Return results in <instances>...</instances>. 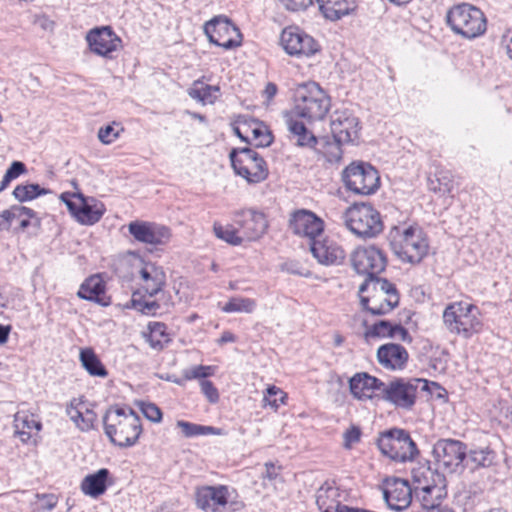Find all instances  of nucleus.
<instances>
[{
    "instance_id": "nucleus-50",
    "label": "nucleus",
    "mask_w": 512,
    "mask_h": 512,
    "mask_svg": "<svg viewBox=\"0 0 512 512\" xmlns=\"http://www.w3.org/2000/svg\"><path fill=\"white\" fill-rule=\"evenodd\" d=\"M141 411L143 415L151 422L158 423L162 419L160 408L154 403H142Z\"/></svg>"
},
{
    "instance_id": "nucleus-47",
    "label": "nucleus",
    "mask_w": 512,
    "mask_h": 512,
    "mask_svg": "<svg viewBox=\"0 0 512 512\" xmlns=\"http://www.w3.org/2000/svg\"><path fill=\"white\" fill-rule=\"evenodd\" d=\"M131 302L132 307L135 310L140 311L141 313L146 315H154L160 309V303L158 301H147L145 299H137L136 293L133 294Z\"/></svg>"
},
{
    "instance_id": "nucleus-52",
    "label": "nucleus",
    "mask_w": 512,
    "mask_h": 512,
    "mask_svg": "<svg viewBox=\"0 0 512 512\" xmlns=\"http://www.w3.org/2000/svg\"><path fill=\"white\" fill-rule=\"evenodd\" d=\"M361 430L357 426H351L348 430L345 431L344 438V447L346 449H350L354 444L360 441Z\"/></svg>"
},
{
    "instance_id": "nucleus-13",
    "label": "nucleus",
    "mask_w": 512,
    "mask_h": 512,
    "mask_svg": "<svg viewBox=\"0 0 512 512\" xmlns=\"http://www.w3.org/2000/svg\"><path fill=\"white\" fill-rule=\"evenodd\" d=\"M428 240L419 227L410 226L404 230L399 243L393 244L395 254L404 262L419 263L428 253Z\"/></svg>"
},
{
    "instance_id": "nucleus-62",
    "label": "nucleus",
    "mask_w": 512,
    "mask_h": 512,
    "mask_svg": "<svg viewBox=\"0 0 512 512\" xmlns=\"http://www.w3.org/2000/svg\"><path fill=\"white\" fill-rule=\"evenodd\" d=\"M234 133L244 142H250V135L244 134V129L241 126L240 122L238 121V125L233 128Z\"/></svg>"
},
{
    "instance_id": "nucleus-42",
    "label": "nucleus",
    "mask_w": 512,
    "mask_h": 512,
    "mask_svg": "<svg viewBox=\"0 0 512 512\" xmlns=\"http://www.w3.org/2000/svg\"><path fill=\"white\" fill-rule=\"evenodd\" d=\"M48 193V190L40 187L38 184H26V185H17L14 188L13 196L19 202H27L33 200L41 195H45Z\"/></svg>"
},
{
    "instance_id": "nucleus-22",
    "label": "nucleus",
    "mask_w": 512,
    "mask_h": 512,
    "mask_svg": "<svg viewBox=\"0 0 512 512\" xmlns=\"http://www.w3.org/2000/svg\"><path fill=\"white\" fill-rule=\"evenodd\" d=\"M290 229L297 235L310 239V243L317 240L324 230L323 221L313 212L305 209L295 211L289 220Z\"/></svg>"
},
{
    "instance_id": "nucleus-60",
    "label": "nucleus",
    "mask_w": 512,
    "mask_h": 512,
    "mask_svg": "<svg viewBox=\"0 0 512 512\" xmlns=\"http://www.w3.org/2000/svg\"><path fill=\"white\" fill-rule=\"evenodd\" d=\"M14 219H15V213H13V206H11L10 209L4 210L0 213L1 224H3V222L10 224L12 222V220H14Z\"/></svg>"
},
{
    "instance_id": "nucleus-8",
    "label": "nucleus",
    "mask_w": 512,
    "mask_h": 512,
    "mask_svg": "<svg viewBox=\"0 0 512 512\" xmlns=\"http://www.w3.org/2000/svg\"><path fill=\"white\" fill-rule=\"evenodd\" d=\"M229 158L235 174L250 184L263 182L268 177L266 161L251 148L232 149Z\"/></svg>"
},
{
    "instance_id": "nucleus-61",
    "label": "nucleus",
    "mask_w": 512,
    "mask_h": 512,
    "mask_svg": "<svg viewBox=\"0 0 512 512\" xmlns=\"http://www.w3.org/2000/svg\"><path fill=\"white\" fill-rule=\"evenodd\" d=\"M239 122L245 131L244 134L251 135V132H252V127H250L251 122H259V121L256 119L243 118V119H240Z\"/></svg>"
},
{
    "instance_id": "nucleus-45",
    "label": "nucleus",
    "mask_w": 512,
    "mask_h": 512,
    "mask_svg": "<svg viewBox=\"0 0 512 512\" xmlns=\"http://www.w3.org/2000/svg\"><path fill=\"white\" fill-rule=\"evenodd\" d=\"M213 230L217 238L229 244L240 245L243 241V237L238 235L237 230L233 226H222L214 223Z\"/></svg>"
},
{
    "instance_id": "nucleus-11",
    "label": "nucleus",
    "mask_w": 512,
    "mask_h": 512,
    "mask_svg": "<svg viewBox=\"0 0 512 512\" xmlns=\"http://www.w3.org/2000/svg\"><path fill=\"white\" fill-rule=\"evenodd\" d=\"M422 383V388L425 389L428 381L423 379L397 378L384 383L381 399L397 408L410 410L416 402L418 387Z\"/></svg>"
},
{
    "instance_id": "nucleus-19",
    "label": "nucleus",
    "mask_w": 512,
    "mask_h": 512,
    "mask_svg": "<svg viewBox=\"0 0 512 512\" xmlns=\"http://www.w3.org/2000/svg\"><path fill=\"white\" fill-rule=\"evenodd\" d=\"M195 502L196 506L205 512H223L229 504V488L226 485L197 488Z\"/></svg>"
},
{
    "instance_id": "nucleus-16",
    "label": "nucleus",
    "mask_w": 512,
    "mask_h": 512,
    "mask_svg": "<svg viewBox=\"0 0 512 512\" xmlns=\"http://www.w3.org/2000/svg\"><path fill=\"white\" fill-rule=\"evenodd\" d=\"M280 43L287 54L295 57H310L320 50L314 38L297 27L285 28Z\"/></svg>"
},
{
    "instance_id": "nucleus-38",
    "label": "nucleus",
    "mask_w": 512,
    "mask_h": 512,
    "mask_svg": "<svg viewBox=\"0 0 512 512\" xmlns=\"http://www.w3.org/2000/svg\"><path fill=\"white\" fill-rule=\"evenodd\" d=\"M439 492H434L433 487L431 492H426V489H418L416 492L417 498L421 502V510H439L443 509L440 501L446 496V488H439Z\"/></svg>"
},
{
    "instance_id": "nucleus-33",
    "label": "nucleus",
    "mask_w": 512,
    "mask_h": 512,
    "mask_svg": "<svg viewBox=\"0 0 512 512\" xmlns=\"http://www.w3.org/2000/svg\"><path fill=\"white\" fill-rule=\"evenodd\" d=\"M110 472L107 468H101L93 474L87 475L81 483V490L85 495L98 497L105 493Z\"/></svg>"
},
{
    "instance_id": "nucleus-28",
    "label": "nucleus",
    "mask_w": 512,
    "mask_h": 512,
    "mask_svg": "<svg viewBox=\"0 0 512 512\" xmlns=\"http://www.w3.org/2000/svg\"><path fill=\"white\" fill-rule=\"evenodd\" d=\"M412 479L415 491L426 489V492H431L433 487L434 492L437 493L440 491L439 488H446L444 474L440 473L437 469H432L428 463L413 468Z\"/></svg>"
},
{
    "instance_id": "nucleus-44",
    "label": "nucleus",
    "mask_w": 512,
    "mask_h": 512,
    "mask_svg": "<svg viewBox=\"0 0 512 512\" xmlns=\"http://www.w3.org/2000/svg\"><path fill=\"white\" fill-rule=\"evenodd\" d=\"M250 127H252L250 140L255 141L257 147H268L272 143L273 136L262 122H251Z\"/></svg>"
},
{
    "instance_id": "nucleus-37",
    "label": "nucleus",
    "mask_w": 512,
    "mask_h": 512,
    "mask_svg": "<svg viewBox=\"0 0 512 512\" xmlns=\"http://www.w3.org/2000/svg\"><path fill=\"white\" fill-rule=\"evenodd\" d=\"M80 361L82 366L91 376L105 377L108 372L98 356L92 349H83L80 352Z\"/></svg>"
},
{
    "instance_id": "nucleus-48",
    "label": "nucleus",
    "mask_w": 512,
    "mask_h": 512,
    "mask_svg": "<svg viewBox=\"0 0 512 512\" xmlns=\"http://www.w3.org/2000/svg\"><path fill=\"white\" fill-rule=\"evenodd\" d=\"M285 397V393L280 388L271 385L267 387L263 401L265 405H269L276 410L279 407V402L284 403Z\"/></svg>"
},
{
    "instance_id": "nucleus-1",
    "label": "nucleus",
    "mask_w": 512,
    "mask_h": 512,
    "mask_svg": "<svg viewBox=\"0 0 512 512\" xmlns=\"http://www.w3.org/2000/svg\"><path fill=\"white\" fill-rule=\"evenodd\" d=\"M106 436L119 447H131L142 433L141 419L130 407H110L103 416Z\"/></svg>"
},
{
    "instance_id": "nucleus-10",
    "label": "nucleus",
    "mask_w": 512,
    "mask_h": 512,
    "mask_svg": "<svg viewBox=\"0 0 512 512\" xmlns=\"http://www.w3.org/2000/svg\"><path fill=\"white\" fill-rule=\"evenodd\" d=\"M60 198L66 204L71 215L83 225L97 223L106 211V207L101 201L93 197H85L81 193L65 192L61 194Z\"/></svg>"
},
{
    "instance_id": "nucleus-12",
    "label": "nucleus",
    "mask_w": 512,
    "mask_h": 512,
    "mask_svg": "<svg viewBox=\"0 0 512 512\" xmlns=\"http://www.w3.org/2000/svg\"><path fill=\"white\" fill-rule=\"evenodd\" d=\"M203 29L210 43L225 50L237 48L242 43V34L239 28L226 16L213 17L204 24Z\"/></svg>"
},
{
    "instance_id": "nucleus-24",
    "label": "nucleus",
    "mask_w": 512,
    "mask_h": 512,
    "mask_svg": "<svg viewBox=\"0 0 512 512\" xmlns=\"http://www.w3.org/2000/svg\"><path fill=\"white\" fill-rule=\"evenodd\" d=\"M236 217V223L241 228L243 240H258L267 230V220L261 212L247 209L237 213Z\"/></svg>"
},
{
    "instance_id": "nucleus-57",
    "label": "nucleus",
    "mask_w": 512,
    "mask_h": 512,
    "mask_svg": "<svg viewBox=\"0 0 512 512\" xmlns=\"http://www.w3.org/2000/svg\"><path fill=\"white\" fill-rule=\"evenodd\" d=\"M13 213H15V219H23L25 217H36V213L34 210L20 205H13Z\"/></svg>"
},
{
    "instance_id": "nucleus-59",
    "label": "nucleus",
    "mask_w": 512,
    "mask_h": 512,
    "mask_svg": "<svg viewBox=\"0 0 512 512\" xmlns=\"http://www.w3.org/2000/svg\"><path fill=\"white\" fill-rule=\"evenodd\" d=\"M277 91H278V88H277L276 84L269 82V83H267V85L263 91V95L269 101L274 98Z\"/></svg>"
},
{
    "instance_id": "nucleus-14",
    "label": "nucleus",
    "mask_w": 512,
    "mask_h": 512,
    "mask_svg": "<svg viewBox=\"0 0 512 512\" xmlns=\"http://www.w3.org/2000/svg\"><path fill=\"white\" fill-rule=\"evenodd\" d=\"M433 456L439 468L454 473L461 469L467 457L466 445L454 439H440L433 447Z\"/></svg>"
},
{
    "instance_id": "nucleus-5",
    "label": "nucleus",
    "mask_w": 512,
    "mask_h": 512,
    "mask_svg": "<svg viewBox=\"0 0 512 512\" xmlns=\"http://www.w3.org/2000/svg\"><path fill=\"white\" fill-rule=\"evenodd\" d=\"M479 308L462 301L448 304L442 314L446 329L453 334L470 337L482 328Z\"/></svg>"
},
{
    "instance_id": "nucleus-46",
    "label": "nucleus",
    "mask_w": 512,
    "mask_h": 512,
    "mask_svg": "<svg viewBox=\"0 0 512 512\" xmlns=\"http://www.w3.org/2000/svg\"><path fill=\"white\" fill-rule=\"evenodd\" d=\"M66 413L70 420L81 430V425L84 424V403L80 399H72L67 405Z\"/></svg>"
},
{
    "instance_id": "nucleus-54",
    "label": "nucleus",
    "mask_w": 512,
    "mask_h": 512,
    "mask_svg": "<svg viewBox=\"0 0 512 512\" xmlns=\"http://www.w3.org/2000/svg\"><path fill=\"white\" fill-rule=\"evenodd\" d=\"M289 11H301L311 6L314 0H279Z\"/></svg>"
},
{
    "instance_id": "nucleus-43",
    "label": "nucleus",
    "mask_w": 512,
    "mask_h": 512,
    "mask_svg": "<svg viewBox=\"0 0 512 512\" xmlns=\"http://www.w3.org/2000/svg\"><path fill=\"white\" fill-rule=\"evenodd\" d=\"M434 177L435 179H429L431 190L442 194H447L452 191L453 179L450 171L438 170Z\"/></svg>"
},
{
    "instance_id": "nucleus-29",
    "label": "nucleus",
    "mask_w": 512,
    "mask_h": 512,
    "mask_svg": "<svg viewBox=\"0 0 512 512\" xmlns=\"http://www.w3.org/2000/svg\"><path fill=\"white\" fill-rule=\"evenodd\" d=\"M139 276L143 281L142 288L150 297L156 296L162 292L166 285V273L163 267L152 263H144L139 270Z\"/></svg>"
},
{
    "instance_id": "nucleus-9",
    "label": "nucleus",
    "mask_w": 512,
    "mask_h": 512,
    "mask_svg": "<svg viewBox=\"0 0 512 512\" xmlns=\"http://www.w3.org/2000/svg\"><path fill=\"white\" fill-rule=\"evenodd\" d=\"M346 188L355 194H374L380 185L378 171L368 162L354 161L342 172Z\"/></svg>"
},
{
    "instance_id": "nucleus-55",
    "label": "nucleus",
    "mask_w": 512,
    "mask_h": 512,
    "mask_svg": "<svg viewBox=\"0 0 512 512\" xmlns=\"http://www.w3.org/2000/svg\"><path fill=\"white\" fill-rule=\"evenodd\" d=\"M36 497L41 501V508L44 510L51 511L57 505V498L53 494H37Z\"/></svg>"
},
{
    "instance_id": "nucleus-20",
    "label": "nucleus",
    "mask_w": 512,
    "mask_h": 512,
    "mask_svg": "<svg viewBox=\"0 0 512 512\" xmlns=\"http://www.w3.org/2000/svg\"><path fill=\"white\" fill-rule=\"evenodd\" d=\"M383 498L391 510L401 512L407 509L412 502V488L407 480L387 479L383 489Z\"/></svg>"
},
{
    "instance_id": "nucleus-63",
    "label": "nucleus",
    "mask_w": 512,
    "mask_h": 512,
    "mask_svg": "<svg viewBox=\"0 0 512 512\" xmlns=\"http://www.w3.org/2000/svg\"><path fill=\"white\" fill-rule=\"evenodd\" d=\"M10 331H11L10 326H5V325L0 324V344H4L8 341Z\"/></svg>"
},
{
    "instance_id": "nucleus-31",
    "label": "nucleus",
    "mask_w": 512,
    "mask_h": 512,
    "mask_svg": "<svg viewBox=\"0 0 512 512\" xmlns=\"http://www.w3.org/2000/svg\"><path fill=\"white\" fill-rule=\"evenodd\" d=\"M317 3L322 15L330 21H338L357 8L355 0H317Z\"/></svg>"
},
{
    "instance_id": "nucleus-15",
    "label": "nucleus",
    "mask_w": 512,
    "mask_h": 512,
    "mask_svg": "<svg viewBox=\"0 0 512 512\" xmlns=\"http://www.w3.org/2000/svg\"><path fill=\"white\" fill-rule=\"evenodd\" d=\"M351 262L354 270L360 275H366V278H380L378 275L387 265L384 252L374 245L357 248L351 256Z\"/></svg>"
},
{
    "instance_id": "nucleus-6",
    "label": "nucleus",
    "mask_w": 512,
    "mask_h": 512,
    "mask_svg": "<svg viewBox=\"0 0 512 512\" xmlns=\"http://www.w3.org/2000/svg\"><path fill=\"white\" fill-rule=\"evenodd\" d=\"M346 227L357 237L374 238L383 231L380 213L370 204H354L343 214Z\"/></svg>"
},
{
    "instance_id": "nucleus-25",
    "label": "nucleus",
    "mask_w": 512,
    "mask_h": 512,
    "mask_svg": "<svg viewBox=\"0 0 512 512\" xmlns=\"http://www.w3.org/2000/svg\"><path fill=\"white\" fill-rule=\"evenodd\" d=\"M310 251L320 264L340 265L346 258V252L335 240L325 238L310 243Z\"/></svg>"
},
{
    "instance_id": "nucleus-7",
    "label": "nucleus",
    "mask_w": 512,
    "mask_h": 512,
    "mask_svg": "<svg viewBox=\"0 0 512 512\" xmlns=\"http://www.w3.org/2000/svg\"><path fill=\"white\" fill-rule=\"evenodd\" d=\"M381 453L397 462L413 461L419 451L410 434L399 428L382 432L377 440Z\"/></svg>"
},
{
    "instance_id": "nucleus-64",
    "label": "nucleus",
    "mask_w": 512,
    "mask_h": 512,
    "mask_svg": "<svg viewBox=\"0 0 512 512\" xmlns=\"http://www.w3.org/2000/svg\"><path fill=\"white\" fill-rule=\"evenodd\" d=\"M12 180H14V179L10 176V174L5 172L3 179L1 181V185H0V192H2L9 185V183Z\"/></svg>"
},
{
    "instance_id": "nucleus-3",
    "label": "nucleus",
    "mask_w": 512,
    "mask_h": 512,
    "mask_svg": "<svg viewBox=\"0 0 512 512\" xmlns=\"http://www.w3.org/2000/svg\"><path fill=\"white\" fill-rule=\"evenodd\" d=\"M330 109V98L316 82L300 84L295 91L296 116L308 121L322 120Z\"/></svg>"
},
{
    "instance_id": "nucleus-35",
    "label": "nucleus",
    "mask_w": 512,
    "mask_h": 512,
    "mask_svg": "<svg viewBox=\"0 0 512 512\" xmlns=\"http://www.w3.org/2000/svg\"><path fill=\"white\" fill-rule=\"evenodd\" d=\"M15 434L23 443H27L32 437L33 431L41 429V423L35 419L33 414L25 411H18L14 415Z\"/></svg>"
},
{
    "instance_id": "nucleus-17",
    "label": "nucleus",
    "mask_w": 512,
    "mask_h": 512,
    "mask_svg": "<svg viewBox=\"0 0 512 512\" xmlns=\"http://www.w3.org/2000/svg\"><path fill=\"white\" fill-rule=\"evenodd\" d=\"M86 40L94 54L108 59H113V53L119 51L122 47L121 38L110 26L91 29L86 35Z\"/></svg>"
},
{
    "instance_id": "nucleus-34",
    "label": "nucleus",
    "mask_w": 512,
    "mask_h": 512,
    "mask_svg": "<svg viewBox=\"0 0 512 512\" xmlns=\"http://www.w3.org/2000/svg\"><path fill=\"white\" fill-rule=\"evenodd\" d=\"M142 334L149 346L156 351L163 350L172 340L167 332V326L163 322H149L147 332Z\"/></svg>"
},
{
    "instance_id": "nucleus-51",
    "label": "nucleus",
    "mask_w": 512,
    "mask_h": 512,
    "mask_svg": "<svg viewBox=\"0 0 512 512\" xmlns=\"http://www.w3.org/2000/svg\"><path fill=\"white\" fill-rule=\"evenodd\" d=\"M200 387L202 393L206 396L210 403H217L219 401V393L217 388L214 386L212 381L209 380H201Z\"/></svg>"
},
{
    "instance_id": "nucleus-32",
    "label": "nucleus",
    "mask_w": 512,
    "mask_h": 512,
    "mask_svg": "<svg viewBox=\"0 0 512 512\" xmlns=\"http://www.w3.org/2000/svg\"><path fill=\"white\" fill-rule=\"evenodd\" d=\"M289 131V138L298 147L313 149L318 143L317 137L311 132L302 121L290 117L286 121Z\"/></svg>"
},
{
    "instance_id": "nucleus-18",
    "label": "nucleus",
    "mask_w": 512,
    "mask_h": 512,
    "mask_svg": "<svg viewBox=\"0 0 512 512\" xmlns=\"http://www.w3.org/2000/svg\"><path fill=\"white\" fill-rule=\"evenodd\" d=\"M128 231L137 242L154 246L167 244L172 236L169 227L140 220L130 222Z\"/></svg>"
},
{
    "instance_id": "nucleus-26",
    "label": "nucleus",
    "mask_w": 512,
    "mask_h": 512,
    "mask_svg": "<svg viewBox=\"0 0 512 512\" xmlns=\"http://www.w3.org/2000/svg\"><path fill=\"white\" fill-rule=\"evenodd\" d=\"M377 360L387 370L401 371L405 369L409 360L407 349L397 343H386L377 349Z\"/></svg>"
},
{
    "instance_id": "nucleus-30",
    "label": "nucleus",
    "mask_w": 512,
    "mask_h": 512,
    "mask_svg": "<svg viewBox=\"0 0 512 512\" xmlns=\"http://www.w3.org/2000/svg\"><path fill=\"white\" fill-rule=\"evenodd\" d=\"M366 338H396L404 342H411L412 337L408 330L401 324L392 323L388 320H380L365 331Z\"/></svg>"
},
{
    "instance_id": "nucleus-36",
    "label": "nucleus",
    "mask_w": 512,
    "mask_h": 512,
    "mask_svg": "<svg viewBox=\"0 0 512 512\" xmlns=\"http://www.w3.org/2000/svg\"><path fill=\"white\" fill-rule=\"evenodd\" d=\"M188 95L202 104H213L220 96V87L196 80L189 88Z\"/></svg>"
},
{
    "instance_id": "nucleus-56",
    "label": "nucleus",
    "mask_w": 512,
    "mask_h": 512,
    "mask_svg": "<svg viewBox=\"0 0 512 512\" xmlns=\"http://www.w3.org/2000/svg\"><path fill=\"white\" fill-rule=\"evenodd\" d=\"M84 424L81 425V431H89L94 427L97 415L93 410L84 406Z\"/></svg>"
},
{
    "instance_id": "nucleus-4",
    "label": "nucleus",
    "mask_w": 512,
    "mask_h": 512,
    "mask_svg": "<svg viewBox=\"0 0 512 512\" xmlns=\"http://www.w3.org/2000/svg\"><path fill=\"white\" fill-rule=\"evenodd\" d=\"M446 21L452 31L466 39L483 35L487 29V20L478 7L469 3L452 6L446 14Z\"/></svg>"
},
{
    "instance_id": "nucleus-2",
    "label": "nucleus",
    "mask_w": 512,
    "mask_h": 512,
    "mask_svg": "<svg viewBox=\"0 0 512 512\" xmlns=\"http://www.w3.org/2000/svg\"><path fill=\"white\" fill-rule=\"evenodd\" d=\"M358 295L363 311L372 316L390 313L399 305L400 295L394 283L386 278H365Z\"/></svg>"
},
{
    "instance_id": "nucleus-41",
    "label": "nucleus",
    "mask_w": 512,
    "mask_h": 512,
    "mask_svg": "<svg viewBox=\"0 0 512 512\" xmlns=\"http://www.w3.org/2000/svg\"><path fill=\"white\" fill-rule=\"evenodd\" d=\"M257 303L254 299L243 297H232L223 306L222 310L226 313H252L256 309Z\"/></svg>"
},
{
    "instance_id": "nucleus-21",
    "label": "nucleus",
    "mask_w": 512,
    "mask_h": 512,
    "mask_svg": "<svg viewBox=\"0 0 512 512\" xmlns=\"http://www.w3.org/2000/svg\"><path fill=\"white\" fill-rule=\"evenodd\" d=\"M384 382L367 372H358L349 379V390L352 396L360 401L381 399Z\"/></svg>"
},
{
    "instance_id": "nucleus-23",
    "label": "nucleus",
    "mask_w": 512,
    "mask_h": 512,
    "mask_svg": "<svg viewBox=\"0 0 512 512\" xmlns=\"http://www.w3.org/2000/svg\"><path fill=\"white\" fill-rule=\"evenodd\" d=\"M359 121L347 112H336L331 121V131L337 144L352 143L359 137Z\"/></svg>"
},
{
    "instance_id": "nucleus-40",
    "label": "nucleus",
    "mask_w": 512,
    "mask_h": 512,
    "mask_svg": "<svg viewBox=\"0 0 512 512\" xmlns=\"http://www.w3.org/2000/svg\"><path fill=\"white\" fill-rule=\"evenodd\" d=\"M177 426L181 428L183 435L188 438L199 435H221V429L213 426H205L183 420L177 421Z\"/></svg>"
},
{
    "instance_id": "nucleus-39",
    "label": "nucleus",
    "mask_w": 512,
    "mask_h": 512,
    "mask_svg": "<svg viewBox=\"0 0 512 512\" xmlns=\"http://www.w3.org/2000/svg\"><path fill=\"white\" fill-rule=\"evenodd\" d=\"M473 468H487L494 464L496 454L489 447L475 448L467 453Z\"/></svg>"
},
{
    "instance_id": "nucleus-27",
    "label": "nucleus",
    "mask_w": 512,
    "mask_h": 512,
    "mask_svg": "<svg viewBox=\"0 0 512 512\" xmlns=\"http://www.w3.org/2000/svg\"><path fill=\"white\" fill-rule=\"evenodd\" d=\"M77 296L102 307L111 304V297L106 293V283L100 274H94L86 278L80 285Z\"/></svg>"
},
{
    "instance_id": "nucleus-49",
    "label": "nucleus",
    "mask_w": 512,
    "mask_h": 512,
    "mask_svg": "<svg viewBox=\"0 0 512 512\" xmlns=\"http://www.w3.org/2000/svg\"><path fill=\"white\" fill-rule=\"evenodd\" d=\"M212 374V367L211 366H193L188 370L184 371V378L186 380H192V379H205L209 377Z\"/></svg>"
},
{
    "instance_id": "nucleus-53",
    "label": "nucleus",
    "mask_w": 512,
    "mask_h": 512,
    "mask_svg": "<svg viewBox=\"0 0 512 512\" xmlns=\"http://www.w3.org/2000/svg\"><path fill=\"white\" fill-rule=\"evenodd\" d=\"M119 136V132L115 131V128L112 125H107L105 127H101L98 131V139L103 144H111L114 140H116Z\"/></svg>"
},
{
    "instance_id": "nucleus-58",
    "label": "nucleus",
    "mask_w": 512,
    "mask_h": 512,
    "mask_svg": "<svg viewBox=\"0 0 512 512\" xmlns=\"http://www.w3.org/2000/svg\"><path fill=\"white\" fill-rule=\"evenodd\" d=\"M24 172H26V166H25V164L23 162H20V161L12 162V164L6 170V173L10 174V176L13 179H16L17 177H19Z\"/></svg>"
}]
</instances>
